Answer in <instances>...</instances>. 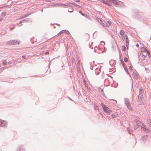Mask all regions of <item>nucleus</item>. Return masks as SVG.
Listing matches in <instances>:
<instances>
[{"label": "nucleus", "instance_id": "1", "mask_svg": "<svg viewBox=\"0 0 151 151\" xmlns=\"http://www.w3.org/2000/svg\"><path fill=\"white\" fill-rule=\"evenodd\" d=\"M141 52H145L146 51L147 52V53L148 55V56L149 57H150V52L149 51H148L146 48L143 47L141 48Z\"/></svg>", "mask_w": 151, "mask_h": 151}, {"label": "nucleus", "instance_id": "2", "mask_svg": "<svg viewBox=\"0 0 151 151\" xmlns=\"http://www.w3.org/2000/svg\"><path fill=\"white\" fill-rule=\"evenodd\" d=\"M141 129L143 131H145L146 132H150V130L147 128L146 126L144 124H142V125L141 127Z\"/></svg>", "mask_w": 151, "mask_h": 151}, {"label": "nucleus", "instance_id": "3", "mask_svg": "<svg viewBox=\"0 0 151 151\" xmlns=\"http://www.w3.org/2000/svg\"><path fill=\"white\" fill-rule=\"evenodd\" d=\"M101 106L103 109L104 111L106 113H109L110 112V111L109 110V109L105 105L102 103Z\"/></svg>", "mask_w": 151, "mask_h": 151}, {"label": "nucleus", "instance_id": "4", "mask_svg": "<svg viewBox=\"0 0 151 151\" xmlns=\"http://www.w3.org/2000/svg\"><path fill=\"white\" fill-rule=\"evenodd\" d=\"M120 34L122 37L123 40H124L126 37L124 31L123 30H121L120 32Z\"/></svg>", "mask_w": 151, "mask_h": 151}, {"label": "nucleus", "instance_id": "5", "mask_svg": "<svg viewBox=\"0 0 151 151\" xmlns=\"http://www.w3.org/2000/svg\"><path fill=\"white\" fill-rule=\"evenodd\" d=\"M123 4L122 2L118 0H114V5H122Z\"/></svg>", "mask_w": 151, "mask_h": 151}, {"label": "nucleus", "instance_id": "6", "mask_svg": "<svg viewBox=\"0 0 151 151\" xmlns=\"http://www.w3.org/2000/svg\"><path fill=\"white\" fill-rule=\"evenodd\" d=\"M126 104L127 106V108L131 111H132L133 109L130 106V103L128 101H126Z\"/></svg>", "mask_w": 151, "mask_h": 151}, {"label": "nucleus", "instance_id": "7", "mask_svg": "<svg viewBox=\"0 0 151 151\" xmlns=\"http://www.w3.org/2000/svg\"><path fill=\"white\" fill-rule=\"evenodd\" d=\"M7 124L6 122L2 120H0V126H5Z\"/></svg>", "mask_w": 151, "mask_h": 151}, {"label": "nucleus", "instance_id": "8", "mask_svg": "<svg viewBox=\"0 0 151 151\" xmlns=\"http://www.w3.org/2000/svg\"><path fill=\"white\" fill-rule=\"evenodd\" d=\"M134 122L138 126H141L142 125V124H143L141 121L137 119L135 120H134Z\"/></svg>", "mask_w": 151, "mask_h": 151}, {"label": "nucleus", "instance_id": "9", "mask_svg": "<svg viewBox=\"0 0 151 151\" xmlns=\"http://www.w3.org/2000/svg\"><path fill=\"white\" fill-rule=\"evenodd\" d=\"M126 45L127 46H128L129 45V40L128 38V37L127 36H126Z\"/></svg>", "mask_w": 151, "mask_h": 151}, {"label": "nucleus", "instance_id": "10", "mask_svg": "<svg viewBox=\"0 0 151 151\" xmlns=\"http://www.w3.org/2000/svg\"><path fill=\"white\" fill-rule=\"evenodd\" d=\"M146 57V56L145 55H144L143 54H142V55L141 57H140V58L141 60L143 61L145 60Z\"/></svg>", "mask_w": 151, "mask_h": 151}, {"label": "nucleus", "instance_id": "11", "mask_svg": "<svg viewBox=\"0 0 151 151\" xmlns=\"http://www.w3.org/2000/svg\"><path fill=\"white\" fill-rule=\"evenodd\" d=\"M106 23L108 25H106L105 24L106 26H109L111 24V22L110 21H107Z\"/></svg>", "mask_w": 151, "mask_h": 151}, {"label": "nucleus", "instance_id": "12", "mask_svg": "<svg viewBox=\"0 0 151 151\" xmlns=\"http://www.w3.org/2000/svg\"><path fill=\"white\" fill-rule=\"evenodd\" d=\"M105 24L106 25H108L107 24V23L106 22H103L102 23V25L104 26V27H108V26H106L105 25Z\"/></svg>", "mask_w": 151, "mask_h": 151}, {"label": "nucleus", "instance_id": "13", "mask_svg": "<svg viewBox=\"0 0 151 151\" xmlns=\"http://www.w3.org/2000/svg\"><path fill=\"white\" fill-rule=\"evenodd\" d=\"M122 50L124 51H125L126 50V47L124 46H122Z\"/></svg>", "mask_w": 151, "mask_h": 151}, {"label": "nucleus", "instance_id": "14", "mask_svg": "<svg viewBox=\"0 0 151 151\" xmlns=\"http://www.w3.org/2000/svg\"><path fill=\"white\" fill-rule=\"evenodd\" d=\"M122 64L123 65L124 68L125 70L127 69V66L126 65H125L124 64L123 62H122Z\"/></svg>", "mask_w": 151, "mask_h": 151}, {"label": "nucleus", "instance_id": "15", "mask_svg": "<svg viewBox=\"0 0 151 151\" xmlns=\"http://www.w3.org/2000/svg\"><path fill=\"white\" fill-rule=\"evenodd\" d=\"M65 30H62L61 31H60L58 34L60 35L61 34H62L64 32H65Z\"/></svg>", "mask_w": 151, "mask_h": 151}, {"label": "nucleus", "instance_id": "16", "mask_svg": "<svg viewBox=\"0 0 151 151\" xmlns=\"http://www.w3.org/2000/svg\"><path fill=\"white\" fill-rule=\"evenodd\" d=\"M148 124H149L150 126L151 127V121L150 119L148 120Z\"/></svg>", "mask_w": 151, "mask_h": 151}, {"label": "nucleus", "instance_id": "17", "mask_svg": "<svg viewBox=\"0 0 151 151\" xmlns=\"http://www.w3.org/2000/svg\"><path fill=\"white\" fill-rule=\"evenodd\" d=\"M7 63V62L6 60H4L3 62V64L4 65H6Z\"/></svg>", "mask_w": 151, "mask_h": 151}, {"label": "nucleus", "instance_id": "18", "mask_svg": "<svg viewBox=\"0 0 151 151\" xmlns=\"http://www.w3.org/2000/svg\"><path fill=\"white\" fill-rule=\"evenodd\" d=\"M65 32L67 33V34H70V32H69L68 31V30H65Z\"/></svg>", "mask_w": 151, "mask_h": 151}, {"label": "nucleus", "instance_id": "19", "mask_svg": "<svg viewBox=\"0 0 151 151\" xmlns=\"http://www.w3.org/2000/svg\"><path fill=\"white\" fill-rule=\"evenodd\" d=\"M129 69L130 70L132 71L133 69V67L132 66H130L129 67Z\"/></svg>", "mask_w": 151, "mask_h": 151}, {"label": "nucleus", "instance_id": "20", "mask_svg": "<svg viewBox=\"0 0 151 151\" xmlns=\"http://www.w3.org/2000/svg\"><path fill=\"white\" fill-rule=\"evenodd\" d=\"M128 60V59L127 58H125L124 59V61L125 62H127Z\"/></svg>", "mask_w": 151, "mask_h": 151}, {"label": "nucleus", "instance_id": "21", "mask_svg": "<svg viewBox=\"0 0 151 151\" xmlns=\"http://www.w3.org/2000/svg\"><path fill=\"white\" fill-rule=\"evenodd\" d=\"M104 4H106V2L104 1V0H102L101 1Z\"/></svg>", "mask_w": 151, "mask_h": 151}, {"label": "nucleus", "instance_id": "22", "mask_svg": "<svg viewBox=\"0 0 151 151\" xmlns=\"http://www.w3.org/2000/svg\"><path fill=\"white\" fill-rule=\"evenodd\" d=\"M45 54L46 55H48V54H49V52H48V51H47V52H45Z\"/></svg>", "mask_w": 151, "mask_h": 151}, {"label": "nucleus", "instance_id": "23", "mask_svg": "<svg viewBox=\"0 0 151 151\" xmlns=\"http://www.w3.org/2000/svg\"><path fill=\"white\" fill-rule=\"evenodd\" d=\"M74 1L76 2H80V1L79 0H74Z\"/></svg>", "mask_w": 151, "mask_h": 151}, {"label": "nucleus", "instance_id": "24", "mask_svg": "<svg viewBox=\"0 0 151 151\" xmlns=\"http://www.w3.org/2000/svg\"><path fill=\"white\" fill-rule=\"evenodd\" d=\"M22 58L24 59H25L26 58L24 56H22Z\"/></svg>", "mask_w": 151, "mask_h": 151}, {"label": "nucleus", "instance_id": "25", "mask_svg": "<svg viewBox=\"0 0 151 151\" xmlns=\"http://www.w3.org/2000/svg\"><path fill=\"white\" fill-rule=\"evenodd\" d=\"M28 15V14L26 15H25V16H24L23 17H22V18H25V17H27Z\"/></svg>", "mask_w": 151, "mask_h": 151}, {"label": "nucleus", "instance_id": "26", "mask_svg": "<svg viewBox=\"0 0 151 151\" xmlns=\"http://www.w3.org/2000/svg\"><path fill=\"white\" fill-rule=\"evenodd\" d=\"M136 46H137V47H139V44H136Z\"/></svg>", "mask_w": 151, "mask_h": 151}, {"label": "nucleus", "instance_id": "27", "mask_svg": "<svg viewBox=\"0 0 151 151\" xmlns=\"http://www.w3.org/2000/svg\"><path fill=\"white\" fill-rule=\"evenodd\" d=\"M72 4H73V5H75V3H73Z\"/></svg>", "mask_w": 151, "mask_h": 151}, {"label": "nucleus", "instance_id": "28", "mask_svg": "<svg viewBox=\"0 0 151 151\" xmlns=\"http://www.w3.org/2000/svg\"><path fill=\"white\" fill-rule=\"evenodd\" d=\"M55 5H58V4H56Z\"/></svg>", "mask_w": 151, "mask_h": 151}, {"label": "nucleus", "instance_id": "29", "mask_svg": "<svg viewBox=\"0 0 151 151\" xmlns=\"http://www.w3.org/2000/svg\"><path fill=\"white\" fill-rule=\"evenodd\" d=\"M137 77V75H136Z\"/></svg>", "mask_w": 151, "mask_h": 151}, {"label": "nucleus", "instance_id": "30", "mask_svg": "<svg viewBox=\"0 0 151 151\" xmlns=\"http://www.w3.org/2000/svg\"><path fill=\"white\" fill-rule=\"evenodd\" d=\"M1 19H0V21H1Z\"/></svg>", "mask_w": 151, "mask_h": 151}]
</instances>
